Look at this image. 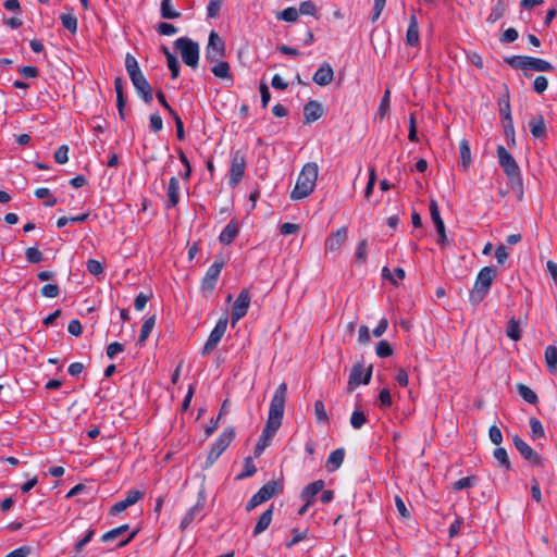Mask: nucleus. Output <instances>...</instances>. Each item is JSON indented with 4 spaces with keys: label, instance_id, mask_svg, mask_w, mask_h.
I'll return each mask as SVG.
<instances>
[{
    "label": "nucleus",
    "instance_id": "nucleus-64",
    "mask_svg": "<svg viewBox=\"0 0 557 557\" xmlns=\"http://www.w3.org/2000/svg\"><path fill=\"white\" fill-rule=\"evenodd\" d=\"M298 12L304 15H314L317 13V7L311 1H304L300 3Z\"/></svg>",
    "mask_w": 557,
    "mask_h": 557
},
{
    "label": "nucleus",
    "instance_id": "nucleus-21",
    "mask_svg": "<svg viewBox=\"0 0 557 557\" xmlns=\"http://www.w3.org/2000/svg\"><path fill=\"white\" fill-rule=\"evenodd\" d=\"M125 84L126 83L123 79V77H121V76L115 77L114 89L116 92V107H117L119 115L122 120H125V106H126V98L124 95Z\"/></svg>",
    "mask_w": 557,
    "mask_h": 557
},
{
    "label": "nucleus",
    "instance_id": "nucleus-62",
    "mask_svg": "<svg viewBox=\"0 0 557 557\" xmlns=\"http://www.w3.org/2000/svg\"><path fill=\"white\" fill-rule=\"evenodd\" d=\"M548 87V81L545 76H536L533 82V89L536 94H543Z\"/></svg>",
    "mask_w": 557,
    "mask_h": 557
},
{
    "label": "nucleus",
    "instance_id": "nucleus-33",
    "mask_svg": "<svg viewBox=\"0 0 557 557\" xmlns=\"http://www.w3.org/2000/svg\"><path fill=\"white\" fill-rule=\"evenodd\" d=\"M459 151H460V166L463 170H467L471 164V150L470 145L467 139H462L459 145Z\"/></svg>",
    "mask_w": 557,
    "mask_h": 557
},
{
    "label": "nucleus",
    "instance_id": "nucleus-44",
    "mask_svg": "<svg viewBox=\"0 0 557 557\" xmlns=\"http://www.w3.org/2000/svg\"><path fill=\"white\" fill-rule=\"evenodd\" d=\"M367 416L362 410L356 409L352 411L350 417V424L355 430L361 429L367 423Z\"/></svg>",
    "mask_w": 557,
    "mask_h": 557
},
{
    "label": "nucleus",
    "instance_id": "nucleus-29",
    "mask_svg": "<svg viewBox=\"0 0 557 557\" xmlns=\"http://www.w3.org/2000/svg\"><path fill=\"white\" fill-rule=\"evenodd\" d=\"M203 510V499L198 500L184 516L181 521V529L186 530Z\"/></svg>",
    "mask_w": 557,
    "mask_h": 557
},
{
    "label": "nucleus",
    "instance_id": "nucleus-24",
    "mask_svg": "<svg viewBox=\"0 0 557 557\" xmlns=\"http://www.w3.org/2000/svg\"><path fill=\"white\" fill-rule=\"evenodd\" d=\"M324 485H325V483L323 480H317V481L308 484L301 491L300 498L304 502H307L312 505L314 502V497L317 496V494H319L323 490Z\"/></svg>",
    "mask_w": 557,
    "mask_h": 557
},
{
    "label": "nucleus",
    "instance_id": "nucleus-45",
    "mask_svg": "<svg viewBox=\"0 0 557 557\" xmlns=\"http://www.w3.org/2000/svg\"><path fill=\"white\" fill-rule=\"evenodd\" d=\"M61 23L65 29L70 33L75 34L77 32V18L73 14H61Z\"/></svg>",
    "mask_w": 557,
    "mask_h": 557
},
{
    "label": "nucleus",
    "instance_id": "nucleus-5",
    "mask_svg": "<svg viewBox=\"0 0 557 557\" xmlns=\"http://www.w3.org/2000/svg\"><path fill=\"white\" fill-rule=\"evenodd\" d=\"M497 158L512 188L518 186L522 189V174L512 154L504 146L499 145L497 147Z\"/></svg>",
    "mask_w": 557,
    "mask_h": 557
},
{
    "label": "nucleus",
    "instance_id": "nucleus-61",
    "mask_svg": "<svg viewBox=\"0 0 557 557\" xmlns=\"http://www.w3.org/2000/svg\"><path fill=\"white\" fill-rule=\"evenodd\" d=\"M292 533H293L294 536H293V539L288 543H286V547L287 548H290L294 545H296L297 543H299L302 540H305L307 537L308 530L306 529L304 531H300L298 529H293Z\"/></svg>",
    "mask_w": 557,
    "mask_h": 557
},
{
    "label": "nucleus",
    "instance_id": "nucleus-20",
    "mask_svg": "<svg viewBox=\"0 0 557 557\" xmlns=\"http://www.w3.org/2000/svg\"><path fill=\"white\" fill-rule=\"evenodd\" d=\"M334 71L332 66L324 62L313 74L312 81L319 86H327L333 82Z\"/></svg>",
    "mask_w": 557,
    "mask_h": 557
},
{
    "label": "nucleus",
    "instance_id": "nucleus-12",
    "mask_svg": "<svg viewBox=\"0 0 557 557\" xmlns=\"http://www.w3.org/2000/svg\"><path fill=\"white\" fill-rule=\"evenodd\" d=\"M373 367L369 366L364 368L362 363H355L350 370L348 383H347V392L352 393L359 385L369 384L372 377Z\"/></svg>",
    "mask_w": 557,
    "mask_h": 557
},
{
    "label": "nucleus",
    "instance_id": "nucleus-1",
    "mask_svg": "<svg viewBox=\"0 0 557 557\" xmlns=\"http://www.w3.org/2000/svg\"><path fill=\"white\" fill-rule=\"evenodd\" d=\"M287 396V384L281 383L271 399L269 416L262 434L256 445L255 454L259 455L270 443L282 424L285 403Z\"/></svg>",
    "mask_w": 557,
    "mask_h": 557
},
{
    "label": "nucleus",
    "instance_id": "nucleus-9",
    "mask_svg": "<svg viewBox=\"0 0 557 557\" xmlns=\"http://www.w3.org/2000/svg\"><path fill=\"white\" fill-rule=\"evenodd\" d=\"M235 437V430L232 426L226 428L216 441L212 444V447L207 456L205 468L211 467L218 458L225 451Z\"/></svg>",
    "mask_w": 557,
    "mask_h": 557
},
{
    "label": "nucleus",
    "instance_id": "nucleus-63",
    "mask_svg": "<svg viewBox=\"0 0 557 557\" xmlns=\"http://www.w3.org/2000/svg\"><path fill=\"white\" fill-rule=\"evenodd\" d=\"M18 73L24 78H36L39 75V70L36 66L33 65H24L18 69Z\"/></svg>",
    "mask_w": 557,
    "mask_h": 557
},
{
    "label": "nucleus",
    "instance_id": "nucleus-10",
    "mask_svg": "<svg viewBox=\"0 0 557 557\" xmlns=\"http://www.w3.org/2000/svg\"><path fill=\"white\" fill-rule=\"evenodd\" d=\"M231 168L228 185L235 188L245 175L246 170V154L243 150H235L231 153Z\"/></svg>",
    "mask_w": 557,
    "mask_h": 557
},
{
    "label": "nucleus",
    "instance_id": "nucleus-50",
    "mask_svg": "<svg viewBox=\"0 0 557 557\" xmlns=\"http://www.w3.org/2000/svg\"><path fill=\"white\" fill-rule=\"evenodd\" d=\"M382 275L384 278L389 280L393 284L396 285L397 281L394 280V276L397 277L398 280H404L405 278V270L403 268H396V269H394V275H391L388 268L384 267L382 270Z\"/></svg>",
    "mask_w": 557,
    "mask_h": 557
},
{
    "label": "nucleus",
    "instance_id": "nucleus-41",
    "mask_svg": "<svg viewBox=\"0 0 557 557\" xmlns=\"http://www.w3.org/2000/svg\"><path fill=\"white\" fill-rule=\"evenodd\" d=\"M389 104H391V90L386 89L381 99V102H380V106H379V109L376 112V117L380 121H382L385 117L386 113L389 110Z\"/></svg>",
    "mask_w": 557,
    "mask_h": 557
},
{
    "label": "nucleus",
    "instance_id": "nucleus-13",
    "mask_svg": "<svg viewBox=\"0 0 557 557\" xmlns=\"http://www.w3.org/2000/svg\"><path fill=\"white\" fill-rule=\"evenodd\" d=\"M226 48L224 40L219 34L212 30L209 35L208 46L206 49V59L209 62H215L219 58L225 57Z\"/></svg>",
    "mask_w": 557,
    "mask_h": 557
},
{
    "label": "nucleus",
    "instance_id": "nucleus-46",
    "mask_svg": "<svg viewBox=\"0 0 557 557\" xmlns=\"http://www.w3.org/2000/svg\"><path fill=\"white\" fill-rule=\"evenodd\" d=\"M314 414L319 423H329V414L326 412L324 403L320 399L315 400L314 403Z\"/></svg>",
    "mask_w": 557,
    "mask_h": 557
},
{
    "label": "nucleus",
    "instance_id": "nucleus-16",
    "mask_svg": "<svg viewBox=\"0 0 557 557\" xmlns=\"http://www.w3.org/2000/svg\"><path fill=\"white\" fill-rule=\"evenodd\" d=\"M430 215L437 231V244L445 247L448 244L444 221L441 216L438 205L435 199H431L429 203Z\"/></svg>",
    "mask_w": 557,
    "mask_h": 557
},
{
    "label": "nucleus",
    "instance_id": "nucleus-28",
    "mask_svg": "<svg viewBox=\"0 0 557 557\" xmlns=\"http://www.w3.org/2000/svg\"><path fill=\"white\" fill-rule=\"evenodd\" d=\"M345 449L344 448H337L333 450L325 463V468L329 472H335L341 468L343 465L344 458H345Z\"/></svg>",
    "mask_w": 557,
    "mask_h": 557
},
{
    "label": "nucleus",
    "instance_id": "nucleus-59",
    "mask_svg": "<svg viewBox=\"0 0 557 557\" xmlns=\"http://www.w3.org/2000/svg\"><path fill=\"white\" fill-rule=\"evenodd\" d=\"M149 127L153 133H159L163 128V121L159 113H153L149 119Z\"/></svg>",
    "mask_w": 557,
    "mask_h": 557
},
{
    "label": "nucleus",
    "instance_id": "nucleus-40",
    "mask_svg": "<svg viewBox=\"0 0 557 557\" xmlns=\"http://www.w3.org/2000/svg\"><path fill=\"white\" fill-rule=\"evenodd\" d=\"M257 472V467L251 457H246L244 460V469L237 474L236 480H244L252 476Z\"/></svg>",
    "mask_w": 557,
    "mask_h": 557
},
{
    "label": "nucleus",
    "instance_id": "nucleus-55",
    "mask_svg": "<svg viewBox=\"0 0 557 557\" xmlns=\"http://www.w3.org/2000/svg\"><path fill=\"white\" fill-rule=\"evenodd\" d=\"M224 0H210L207 5V16L209 18L216 17Z\"/></svg>",
    "mask_w": 557,
    "mask_h": 557
},
{
    "label": "nucleus",
    "instance_id": "nucleus-23",
    "mask_svg": "<svg viewBox=\"0 0 557 557\" xmlns=\"http://www.w3.org/2000/svg\"><path fill=\"white\" fill-rule=\"evenodd\" d=\"M529 128L535 138H545L547 136V128L542 114L531 116L529 120Z\"/></svg>",
    "mask_w": 557,
    "mask_h": 557
},
{
    "label": "nucleus",
    "instance_id": "nucleus-27",
    "mask_svg": "<svg viewBox=\"0 0 557 557\" xmlns=\"http://www.w3.org/2000/svg\"><path fill=\"white\" fill-rule=\"evenodd\" d=\"M239 228L235 220H231L219 235V240L223 245H230L238 235Z\"/></svg>",
    "mask_w": 557,
    "mask_h": 557
},
{
    "label": "nucleus",
    "instance_id": "nucleus-48",
    "mask_svg": "<svg viewBox=\"0 0 557 557\" xmlns=\"http://www.w3.org/2000/svg\"><path fill=\"white\" fill-rule=\"evenodd\" d=\"M475 483H476V478L475 476H473V475L465 476V478H461V479L457 480L453 484V490L457 492V491L470 488V487L474 486Z\"/></svg>",
    "mask_w": 557,
    "mask_h": 557
},
{
    "label": "nucleus",
    "instance_id": "nucleus-42",
    "mask_svg": "<svg viewBox=\"0 0 557 557\" xmlns=\"http://www.w3.org/2000/svg\"><path fill=\"white\" fill-rule=\"evenodd\" d=\"M128 529H129L128 524H123L117 528H114V529L108 531L107 533H104L101 536V541L102 542L114 541V540L119 539L120 536H122L124 533H126L128 531Z\"/></svg>",
    "mask_w": 557,
    "mask_h": 557
},
{
    "label": "nucleus",
    "instance_id": "nucleus-22",
    "mask_svg": "<svg viewBox=\"0 0 557 557\" xmlns=\"http://www.w3.org/2000/svg\"><path fill=\"white\" fill-rule=\"evenodd\" d=\"M323 114V108L317 100L308 101L304 107L305 123H313Z\"/></svg>",
    "mask_w": 557,
    "mask_h": 557
},
{
    "label": "nucleus",
    "instance_id": "nucleus-37",
    "mask_svg": "<svg viewBox=\"0 0 557 557\" xmlns=\"http://www.w3.org/2000/svg\"><path fill=\"white\" fill-rule=\"evenodd\" d=\"M156 320L157 318L154 314L145 320L144 324L141 325L140 334L138 337L139 345H144L147 338L149 337L152 329L154 327Z\"/></svg>",
    "mask_w": 557,
    "mask_h": 557
},
{
    "label": "nucleus",
    "instance_id": "nucleus-7",
    "mask_svg": "<svg viewBox=\"0 0 557 557\" xmlns=\"http://www.w3.org/2000/svg\"><path fill=\"white\" fill-rule=\"evenodd\" d=\"M174 47L180 51L183 62L193 69L199 63V45L188 37H181L175 40Z\"/></svg>",
    "mask_w": 557,
    "mask_h": 557
},
{
    "label": "nucleus",
    "instance_id": "nucleus-60",
    "mask_svg": "<svg viewBox=\"0 0 557 557\" xmlns=\"http://www.w3.org/2000/svg\"><path fill=\"white\" fill-rule=\"evenodd\" d=\"M499 114L506 115L509 117V114H511L510 110V101H509V92L508 90L506 94L499 99Z\"/></svg>",
    "mask_w": 557,
    "mask_h": 557
},
{
    "label": "nucleus",
    "instance_id": "nucleus-25",
    "mask_svg": "<svg viewBox=\"0 0 557 557\" xmlns=\"http://www.w3.org/2000/svg\"><path fill=\"white\" fill-rule=\"evenodd\" d=\"M420 34H419V24L417 16L411 14L409 18V25L406 33V45L409 47H416L419 45Z\"/></svg>",
    "mask_w": 557,
    "mask_h": 557
},
{
    "label": "nucleus",
    "instance_id": "nucleus-6",
    "mask_svg": "<svg viewBox=\"0 0 557 557\" xmlns=\"http://www.w3.org/2000/svg\"><path fill=\"white\" fill-rule=\"evenodd\" d=\"M504 61L515 70L550 72L554 66L546 60L529 55H510Z\"/></svg>",
    "mask_w": 557,
    "mask_h": 557
},
{
    "label": "nucleus",
    "instance_id": "nucleus-53",
    "mask_svg": "<svg viewBox=\"0 0 557 557\" xmlns=\"http://www.w3.org/2000/svg\"><path fill=\"white\" fill-rule=\"evenodd\" d=\"M87 271L95 276L103 273L104 268L102 263L96 259H89L86 263Z\"/></svg>",
    "mask_w": 557,
    "mask_h": 557
},
{
    "label": "nucleus",
    "instance_id": "nucleus-17",
    "mask_svg": "<svg viewBox=\"0 0 557 557\" xmlns=\"http://www.w3.org/2000/svg\"><path fill=\"white\" fill-rule=\"evenodd\" d=\"M512 443L520 455L534 466L542 467L543 458L537 454L528 443H525L519 435L512 437Z\"/></svg>",
    "mask_w": 557,
    "mask_h": 557
},
{
    "label": "nucleus",
    "instance_id": "nucleus-26",
    "mask_svg": "<svg viewBox=\"0 0 557 557\" xmlns=\"http://www.w3.org/2000/svg\"><path fill=\"white\" fill-rule=\"evenodd\" d=\"M166 207L174 208L180 202V182L175 176H172L169 181L166 190Z\"/></svg>",
    "mask_w": 557,
    "mask_h": 557
},
{
    "label": "nucleus",
    "instance_id": "nucleus-15",
    "mask_svg": "<svg viewBox=\"0 0 557 557\" xmlns=\"http://www.w3.org/2000/svg\"><path fill=\"white\" fill-rule=\"evenodd\" d=\"M227 327V319L221 318L211 331L206 344L202 347L201 355H209L220 343Z\"/></svg>",
    "mask_w": 557,
    "mask_h": 557
},
{
    "label": "nucleus",
    "instance_id": "nucleus-36",
    "mask_svg": "<svg viewBox=\"0 0 557 557\" xmlns=\"http://www.w3.org/2000/svg\"><path fill=\"white\" fill-rule=\"evenodd\" d=\"M211 72L219 78H227L230 81H233L231 67L228 62L226 61L216 62V64L211 67Z\"/></svg>",
    "mask_w": 557,
    "mask_h": 557
},
{
    "label": "nucleus",
    "instance_id": "nucleus-11",
    "mask_svg": "<svg viewBox=\"0 0 557 557\" xmlns=\"http://www.w3.org/2000/svg\"><path fill=\"white\" fill-rule=\"evenodd\" d=\"M225 267V260L222 258L215 259L214 262L208 268L202 281H201V292L203 295H210L213 293L219 276Z\"/></svg>",
    "mask_w": 557,
    "mask_h": 557
},
{
    "label": "nucleus",
    "instance_id": "nucleus-56",
    "mask_svg": "<svg viewBox=\"0 0 557 557\" xmlns=\"http://www.w3.org/2000/svg\"><path fill=\"white\" fill-rule=\"evenodd\" d=\"M96 531L95 529H88L83 539H81L75 545L74 550L81 553L83 548L92 540Z\"/></svg>",
    "mask_w": 557,
    "mask_h": 557
},
{
    "label": "nucleus",
    "instance_id": "nucleus-51",
    "mask_svg": "<svg viewBox=\"0 0 557 557\" xmlns=\"http://www.w3.org/2000/svg\"><path fill=\"white\" fill-rule=\"evenodd\" d=\"M25 257L30 263H39L42 261L44 256L41 251L36 247H29L25 250Z\"/></svg>",
    "mask_w": 557,
    "mask_h": 557
},
{
    "label": "nucleus",
    "instance_id": "nucleus-58",
    "mask_svg": "<svg viewBox=\"0 0 557 557\" xmlns=\"http://www.w3.org/2000/svg\"><path fill=\"white\" fill-rule=\"evenodd\" d=\"M40 293L44 297L55 298L60 294V288L57 284H47L41 287Z\"/></svg>",
    "mask_w": 557,
    "mask_h": 557
},
{
    "label": "nucleus",
    "instance_id": "nucleus-47",
    "mask_svg": "<svg viewBox=\"0 0 557 557\" xmlns=\"http://www.w3.org/2000/svg\"><path fill=\"white\" fill-rule=\"evenodd\" d=\"M299 12L296 8L289 7L278 12L276 17L285 22H296L298 20Z\"/></svg>",
    "mask_w": 557,
    "mask_h": 557
},
{
    "label": "nucleus",
    "instance_id": "nucleus-3",
    "mask_svg": "<svg viewBox=\"0 0 557 557\" xmlns=\"http://www.w3.org/2000/svg\"><path fill=\"white\" fill-rule=\"evenodd\" d=\"M319 174V166L315 162L306 163L296 182L294 189L290 193L293 200H301L307 198L314 189Z\"/></svg>",
    "mask_w": 557,
    "mask_h": 557
},
{
    "label": "nucleus",
    "instance_id": "nucleus-14",
    "mask_svg": "<svg viewBox=\"0 0 557 557\" xmlns=\"http://www.w3.org/2000/svg\"><path fill=\"white\" fill-rule=\"evenodd\" d=\"M250 300L251 297L249 290L246 288L242 289L232 307L231 320L233 325L247 314Z\"/></svg>",
    "mask_w": 557,
    "mask_h": 557
},
{
    "label": "nucleus",
    "instance_id": "nucleus-32",
    "mask_svg": "<svg viewBox=\"0 0 557 557\" xmlns=\"http://www.w3.org/2000/svg\"><path fill=\"white\" fill-rule=\"evenodd\" d=\"M517 391H518V394L520 395V397L523 398V400H525L527 403H529L531 405L537 404L539 398H537L536 393L532 388H530L528 385H525L523 383H518Z\"/></svg>",
    "mask_w": 557,
    "mask_h": 557
},
{
    "label": "nucleus",
    "instance_id": "nucleus-8",
    "mask_svg": "<svg viewBox=\"0 0 557 557\" xmlns=\"http://www.w3.org/2000/svg\"><path fill=\"white\" fill-rule=\"evenodd\" d=\"M283 492V484L278 481L272 480L265 483L246 504V510L251 511L257 506L271 499Z\"/></svg>",
    "mask_w": 557,
    "mask_h": 557
},
{
    "label": "nucleus",
    "instance_id": "nucleus-34",
    "mask_svg": "<svg viewBox=\"0 0 557 557\" xmlns=\"http://www.w3.org/2000/svg\"><path fill=\"white\" fill-rule=\"evenodd\" d=\"M545 361L550 373L557 372V347L549 345L545 349Z\"/></svg>",
    "mask_w": 557,
    "mask_h": 557
},
{
    "label": "nucleus",
    "instance_id": "nucleus-57",
    "mask_svg": "<svg viewBox=\"0 0 557 557\" xmlns=\"http://www.w3.org/2000/svg\"><path fill=\"white\" fill-rule=\"evenodd\" d=\"M54 160L59 164H64L69 161V146L62 145L54 152Z\"/></svg>",
    "mask_w": 557,
    "mask_h": 557
},
{
    "label": "nucleus",
    "instance_id": "nucleus-2",
    "mask_svg": "<svg viewBox=\"0 0 557 557\" xmlns=\"http://www.w3.org/2000/svg\"><path fill=\"white\" fill-rule=\"evenodd\" d=\"M125 69L137 95L145 103H150L153 99L151 85L143 74L136 58L131 53L125 55Z\"/></svg>",
    "mask_w": 557,
    "mask_h": 557
},
{
    "label": "nucleus",
    "instance_id": "nucleus-19",
    "mask_svg": "<svg viewBox=\"0 0 557 557\" xmlns=\"http://www.w3.org/2000/svg\"><path fill=\"white\" fill-rule=\"evenodd\" d=\"M143 496H144V494L140 491H137V490L128 491L127 496L124 499L115 503L111 507L110 513L111 515H117V513L124 511L128 507H131L134 504H136L139 499H141Z\"/></svg>",
    "mask_w": 557,
    "mask_h": 557
},
{
    "label": "nucleus",
    "instance_id": "nucleus-52",
    "mask_svg": "<svg viewBox=\"0 0 557 557\" xmlns=\"http://www.w3.org/2000/svg\"><path fill=\"white\" fill-rule=\"evenodd\" d=\"M375 352L380 358H387L393 355V348L386 341H380L375 347Z\"/></svg>",
    "mask_w": 557,
    "mask_h": 557
},
{
    "label": "nucleus",
    "instance_id": "nucleus-54",
    "mask_svg": "<svg viewBox=\"0 0 557 557\" xmlns=\"http://www.w3.org/2000/svg\"><path fill=\"white\" fill-rule=\"evenodd\" d=\"M156 29L161 36H172L177 33V28L168 22L159 23Z\"/></svg>",
    "mask_w": 557,
    "mask_h": 557
},
{
    "label": "nucleus",
    "instance_id": "nucleus-4",
    "mask_svg": "<svg viewBox=\"0 0 557 557\" xmlns=\"http://www.w3.org/2000/svg\"><path fill=\"white\" fill-rule=\"evenodd\" d=\"M496 276L497 271L494 267H484L479 271L474 285L469 294V301L472 306H478L484 300Z\"/></svg>",
    "mask_w": 557,
    "mask_h": 557
},
{
    "label": "nucleus",
    "instance_id": "nucleus-49",
    "mask_svg": "<svg viewBox=\"0 0 557 557\" xmlns=\"http://www.w3.org/2000/svg\"><path fill=\"white\" fill-rule=\"evenodd\" d=\"M356 261L359 263H366L368 259V240L362 239L359 242L356 253H355Z\"/></svg>",
    "mask_w": 557,
    "mask_h": 557
},
{
    "label": "nucleus",
    "instance_id": "nucleus-35",
    "mask_svg": "<svg viewBox=\"0 0 557 557\" xmlns=\"http://www.w3.org/2000/svg\"><path fill=\"white\" fill-rule=\"evenodd\" d=\"M506 12V4L503 0H497V2L492 7L491 12L486 18L487 23L494 24L498 20H500Z\"/></svg>",
    "mask_w": 557,
    "mask_h": 557
},
{
    "label": "nucleus",
    "instance_id": "nucleus-38",
    "mask_svg": "<svg viewBox=\"0 0 557 557\" xmlns=\"http://www.w3.org/2000/svg\"><path fill=\"white\" fill-rule=\"evenodd\" d=\"M529 424L531 428L530 436L533 441L545 438V431L543 424L537 418L531 417L529 419Z\"/></svg>",
    "mask_w": 557,
    "mask_h": 557
},
{
    "label": "nucleus",
    "instance_id": "nucleus-43",
    "mask_svg": "<svg viewBox=\"0 0 557 557\" xmlns=\"http://www.w3.org/2000/svg\"><path fill=\"white\" fill-rule=\"evenodd\" d=\"M494 458L498 461L499 466L506 470L511 468V463L507 454V450L504 447H497L494 449Z\"/></svg>",
    "mask_w": 557,
    "mask_h": 557
},
{
    "label": "nucleus",
    "instance_id": "nucleus-31",
    "mask_svg": "<svg viewBox=\"0 0 557 557\" xmlns=\"http://www.w3.org/2000/svg\"><path fill=\"white\" fill-rule=\"evenodd\" d=\"M160 15L164 20H175L181 17V12L173 8V0H162L160 4Z\"/></svg>",
    "mask_w": 557,
    "mask_h": 557
},
{
    "label": "nucleus",
    "instance_id": "nucleus-18",
    "mask_svg": "<svg viewBox=\"0 0 557 557\" xmlns=\"http://www.w3.org/2000/svg\"><path fill=\"white\" fill-rule=\"evenodd\" d=\"M348 227L342 226L337 231L332 232L325 239V252H337L342 245L347 240Z\"/></svg>",
    "mask_w": 557,
    "mask_h": 557
},
{
    "label": "nucleus",
    "instance_id": "nucleus-39",
    "mask_svg": "<svg viewBox=\"0 0 557 557\" xmlns=\"http://www.w3.org/2000/svg\"><path fill=\"white\" fill-rule=\"evenodd\" d=\"M506 335L513 342H518L521 338L520 323L515 318L508 320Z\"/></svg>",
    "mask_w": 557,
    "mask_h": 557
},
{
    "label": "nucleus",
    "instance_id": "nucleus-30",
    "mask_svg": "<svg viewBox=\"0 0 557 557\" xmlns=\"http://www.w3.org/2000/svg\"><path fill=\"white\" fill-rule=\"evenodd\" d=\"M272 518H273V506L271 505L265 511H263V513L259 517L256 525H255V529L252 531V535L253 536H258L259 534H261L262 532H264L269 525L271 524L272 522Z\"/></svg>",
    "mask_w": 557,
    "mask_h": 557
}]
</instances>
